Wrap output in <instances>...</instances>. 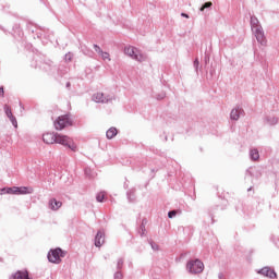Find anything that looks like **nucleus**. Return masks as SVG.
I'll return each mask as SVG.
<instances>
[{
  "mask_svg": "<svg viewBox=\"0 0 279 279\" xmlns=\"http://www.w3.org/2000/svg\"><path fill=\"white\" fill-rule=\"evenodd\" d=\"M246 175H250L251 178L256 175L258 178V175H260V171L256 167H251L246 170Z\"/></svg>",
  "mask_w": 279,
  "mask_h": 279,
  "instance_id": "obj_20",
  "label": "nucleus"
},
{
  "mask_svg": "<svg viewBox=\"0 0 279 279\" xmlns=\"http://www.w3.org/2000/svg\"><path fill=\"white\" fill-rule=\"evenodd\" d=\"M105 241H106V235L104 234V231H98L95 236V246L101 247Z\"/></svg>",
  "mask_w": 279,
  "mask_h": 279,
  "instance_id": "obj_14",
  "label": "nucleus"
},
{
  "mask_svg": "<svg viewBox=\"0 0 279 279\" xmlns=\"http://www.w3.org/2000/svg\"><path fill=\"white\" fill-rule=\"evenodd\" d=\"M54 130H64L68 125H73V121L71 120V116L63 114L59 116L57 121L53 122Z\"/></svg>",
  "mask_w": 279,
  "mask_h": 279,
  "instance_id": "obj_6",
  "label": "nucleus"
},
{
  "mask_svg": "<svg viewBox=\"0 0 279 279\" xmlns=\"http://www.w3.org/2000/svg\"><path fill=\"white\" fill-rule=\"evenodd\" d=\"M245 114V111L241 107H235L230 112V119L231 121H239L241 119V116Z\"/></svg>",
  "mask_w": 279,
  "mask_h": 279,
  "instance_id": "obj_10",
  "label": "nucleus"
},
{
  "mask_svg": "<svg viewBox=\"0 0 279 279\" xmlns=\"http://www.w3.org/2000/svg\"><path fill=\"white\" fill-rule=\"evenodd\" d=\"M4 112L8 119L11 121L13 128H19V122L16 121V117H14V114L12 113V109L10 108V106H4Z\"/></svg>",
  "mask_w": 279,
  "mask_h": 279,
  "instance_id": "obj_11",
  "label": "nucleus"
},
{
  "mask_svg": "<svg viewBox=\"0 0 279 279\" xmlns=\"http://www.w3.org/2000/svg\"><path fill=\"white\" fill-rule=\"evenodd\" d=\"M218 279H226V272L219 271L218 272Z\"/></svg>",
  "mask_w": 279,
  "mask_h": 279,
  "instance_id": "obj_34",
  "label": "nucleus"
},
{
  "mask_svg": "<svg viewBox=\"0 0 279 279\" xmlns=\"http://www.w3.org/2000/svg\"><path fill=\"white\" fill-rule=\"evenodd\" d=\"M141 236H145V220L142 221V225H141Z\"/></svg>",
  "mask_w": 279,
  "mask_h": 279,
  "instance_id": "obj_32",
  "label": "nucleus"
},
{
  "mask_svg": "<svg viewBox=\"0 0 279 279\" xmlns=\"http://www.w3.org/2000/svg\"><path fill=\"white\" fill-rule=\"evenodd\" d=\"M64 60L65 62H71V60H73V53L71 52L65 53Z\"/></svg>",
  "mask_w": 279,
  "mask_h": 279,
  "instance_id": "obj_27",
  "label": "nucleus"
},
{
  "mask_svg": "<svg viewBox=\"0 0 279 279\" xmlns=\"http://www.w3.org/2000/svg\"><path fill=\"white\" fill-rule=\"evenodd\" d=\"M208 8H213V2H205L199 10L201 12H204V10H207Z\"/></svg>",
  "mask_w": 279,
  "mask_h": 279,
  "instance_id": "obj_24",
  "label": "nucleus"
},
{
  "mask_svg": "<svg viewBox=\"0 0 279 279\" xmlns=\"http://www.w3.org/2000/svg\"><path fill=\"white\" fill-rule=\"evenodd\" d=\"M175 215H178V210H170V211H168V218L169 219H173V217H175Z\"/></svg>",
  "mask_w": 279,
  "mask_h": 279,
  "instance_id": "obj_30",
  "label": "nucleus"
},
{
  "mask_svg": "<svg viewBox=\"0 0 279 279\" xmlns=\"http://www.w3.org/2000/svg\"><path fill=\"white\" fill-rule=\"evenodd\" d=\"M65 87H66V88H71V82H68V83L65 84Z\"/></svg>",
  "mask_w": 279,
  "mask_h": 279,
  "instance_id": "obj_41",
  "label": "nucleus"
},
{
  "mask_svg": "<svg viewBox=\"0 0 279 279\" xmlns=\"http://www.w3.org/2000/svg\"><path fill=\"white\" fill-rule=\"evenodd\" d=\"M20 107L22 108V110H25L22 102H20Z\"/></svg>",
  "mask_w": 279,
  "mask_h": 279,
  "instance_id": "obj_42",
  "label": "nucleus"
},
{
  "mask_svg": "<svg viewBox=\"0 0 279 279\" xmlns=\"http://www.w3.org/2000/svg\"><path fill=\"white\" fill-rule=\"evenodd\" d=\"M166 141H167V136H166Z\"/></svg>",
  "mask_w": 279,
  "mask_h": 279,
  "instance_id": "obj_44",
  "label": "nucleus"
},
{
  "mask_svg": "<svg viewBox=\"0 0 279 279\" xmlns=\"http://www.w3.org/2000/svg\"><path fill=\"white\" fill-rule=\"evenodd\" d=\"M123 263H124L123 258L118 259V263H117L118 271H121L123 269Z\"/></svg>",
  "mask_w": 279,
  "mask_h": 279,
  "instance_id": "obj_25",
  "label": "nucleus"
},
{
  "mask_svg": "<svg viewBox=\"0 0 279 279\" xmlns=\"http://www.w3.org/2000/svg\"><path fill=\"white\" fill-rule=\"evenodd\" d=\"M247 191H252V186L247 189Z\"/></svg>",
  "mask_w": 279,
  "mask_h": 279,
  "instance_id": "obj_43",
  "label": "nucleus"
},
{
  "mask_svg": "<svg viewBox=\"0 0 279 279\" xmlns=\"http://www.w3.org/2000/svg\"><path fill=\"white\" fill-rule=\"evenodd\" d=\"M32 66H34V69H43V62L39 61V62H37L35 65L32 64Z\"/></svg>",
  "mask_w": 279,
  "mask_h": 279,
  "instance_id": "obj_33",
  "label": "nucleus"
},
{
  "mask_svg": "<svg viewBox=\"0 0 279 279\" xmlns=\"http://www.w3.org/2000/svg\"><path fill=\"white\" fill-rule=\"evenodd\" d=\"M100 56H101L102 60H108L110 62V53L102 51V53H100Z\"/></svg>",
  "mask_w": 279,
  "mask_h": 279,
  "instance_id": "obj_29",
  "label": "nucleus"
},
{
  "mask_svg": "<svg viewBox=\"0 0 279 279\" xmlns=\"http://www.w3.org/2000/svg\"><path fill=\"white\" fill-rule=\"evenodd\" d=\"M93 101L96 104H110V101H112V97L105 96L104 93H96L93 95Z\"/></svg>",
  "mask_w": 279,
  "mask_h": 279,
  "instance_id": "obj_9",
  "label": "nucleus"
},
{
  "mask_svg": "<svg viewBox=\"0 0 279 279\" xmlns=\"http://www.w3.org/2000/svg\"><path fill=\"white\" fill-rule=\"evenodd\" d=\"M181 16H182L183 19H190V16H189L187 13H181Z\"/></svg>",
  "mask_w": 279,
  "mask_h": 279,
  "instance_id": "obj_38",
  "label": "nucleus"
},
{
  "mask_svg": "<svg viewBox=\"0 0 279 279\" xmlns=\"http://www.w3.org/2000/svg\"><path fill=\"white\" fill-rule=\"evenodd\" d=\"M117 134H119V131L117 130V128L111 126L107 132H106V136L109 141H112V138H114V136H117Z\"/></svg>",
  "mask_w": 279,
  "mask_h": 279,
  "instance_id": "obj_19",
  "label": "nucleus"
},
{
  "mask_svg": "<svg viewBox=\"0 0 279 279\" xmlns=\"http://www.w3.org/2000/svg\"><path fill=\"white\" fill-rule=\"evenodd\" d=\"M257 274L260 276H264V278H269V279H278V274L276 270L269 266L260 268Z\"/></svg>",
  "mask_w": 279,
  "mask_h": 279,
  "instance_id": "obj_8",
  "label": "nucleus"
},
{
  "mask_svg": "<svg viewBox=\"0 0 279 279\" xmlns=\"http://www.w3.org/2000/svg\"><path fill=\"white\" fill-rule=\"evenodd\" d=\"M114 279H123V274L121 272V270H118L114 272L113 275Z\"/></svg>",
  "mask_w": 279,
  "mask_h": 279,
  "instance_id": "obj_28",
  "label": "nucleus"
},
{
  "mask_svg": "<svg viewBox=\"0 0 279 279\" xmlns=\"http://www.w3.org/2000/svg\"><path fill=\"white\" fill-rule=\"evenodd\" d=\"M264 123L266 125H278V118L276 116H265Z\"/></svg>",
  "mask_w": 279,
  "mask_h": 279,
  "instance_id": "obj_16",
  "label": "nucleus"
},
{
  "mask_svg": "<svg viewBox=\"0 0 279 279\" xmlns=\"http://www.w3.org/2000/svg\"><path fill=\"white\" fill-rule=\"evenodd\" d=\"M64 256H66V253L62 251V248L57 247L48 252L47 258L49 263H53L54 265H60L62 263L61 258H64Z\"/></svg>",
  "mask_w": 279,
  "mask_h": 279,
  "instance_id": "obj_5",
  "label": "nucleus"
},
{
  "mask_svg": "<svg viewBox=\"0 0 279 279\" xmlns=\"http://www.w3.org/2000/svg\"><path fill=\"white\" fill-rule=\"evenodd\" d=\"M26 29L33 34V38H45L46 40L51 39V32L47 28H43L34 23H27Z\"/></svg>",
  "mask_w": 279,
  "mask_h": 279,
  "instance_id": "obj_3",
  "label": "nucleus"
},
{
  "mask_svg": "<svg viewBox=\"0 0 279 279\" xmlns=\"http://www.w3.org/2000/svg\"><path fill=\"white\" fill-rule=\"evenodd\" d=\"M250 158H251V160H258L260 158V155L258 154V149H256V148L251 149Z\"/></svg>",
  "mask_w": 279,
  "mask_h": 279,
  "instance_id": "obj_22",
  "label": "nucleus"
},
{
  "mask_svg": "<svg viewBox=\"0 0 279 279\" xmlns=\"http://www.w3.org/2000/svg\"><path fill=\"white\" fill-rule=\"evenodd\" d=\"M150 245H151V248L153 250H158V244L154 243V242H150Z\"/></svg>",
  "mask_w": 279,
  "mask_h": 279,
  "instance_id": "obj_36",
  "label": "nucleus"
},
{
  "mask_svg": "<svg viewBox=\"0 0 279 279\" xmlns=\"http://www.w3.org/2000/svg\"><path fill=\"white\" fill-rule=\"evenodd\" d=\"M0 29H1L2 32H4V34H8V31H5V28H3V26H0Z\"/></svg>",
  "mask_w": 279,
  "mask_h": 279,
  "instance_id": "obj_40",
  "label": "nucleus"
},
{
  "mask_svg": "<svg viewBox=\"0 0 279 279\" xmlns=\"http://www.w3.org/2000/svg\"><path fill=\"white\" fill-rule=\"evenodd\" d=\"M105 197H106V195L102 192L96 194V201L98 203L104 202Z\"/></svg>",
  "mask_w": 279,
  "mask_h": 279,
  "instance_id": "obj_23",
  "label": "nucleus"
},
{
  "mask_svg": "<svg viewBox=\"0 0 279 279\" xmlns=\"http://www.w3.org/2000/svg\"><path fill=\"white\" fill-rule=\"evenodd\" d=\"M43 141L46 145H53L57 143L58 145H63V147H68L71 151H77V145L73 142V140L66 135H60L56 133H45L43 135Z\"/></svg>",
  "mask_w": 279,
  "mask_h": 279,
  "instance_id": "obj_1",
  "label": "nucleus"
},
{
  "mask_svg": "<svg viewBox=\"0 0 279 279\" xmlns=\"http://www.w3.org/2000/svg\"><path fill=\"white\" fill-rule=\"evenodd\" d=\"M157 99H165V94H160L157 96Z\"/></svg>",
  "mask_w": 279,
  "mask_h": 279,
  "instance_id": "obj_39",
  "label": "nucleus"
},
{
  "mask_svg": "<svg viewBox=\"0 0 279 279\" xmlns=\"http://www.w3.org/2000/svg\"><path fill=\"white\" fill-rule=\"evenodd\" d=\"M49 208H50V210H59L60 208H62V202H60L56 198H51L49 201Z\"/></svg>",
  "mask_w": 279,
  "mask_h": 279,
  "instance_id": "obj_15",
  "label": "nucleus"
},
{
  "mask_svg": "<svg viewBox=\"0 0 279 279\" xmlns=\"http://www.w3.org/2000/svg\"><path fill=\"white\" fill-rule=\"evenodd\" d=\"M185 269L191 276H197V274H202L204 271V262L199 258L190 259L185 265Z\"/></svg>",
  "mask_w": 279,
  "mask_h": 279,
  "instance_id": "obj_4",
  "label": "nucleus"
},
{
  "mask_svg": "<svg viewBox=\"0 0 279 279\" xmlns=\"http://www.w3.org/2000/svg\"><path fill=\"white\" fill-rule=\"evenodd\" d=\"M0 195H14V186L1 189Z\"/></svg>",
  "mask_w": 279,
  "mask_h": 279,
  "instance_id": "obj_21",
  "label": "nucleus"
},
{
  "mask_svg": "<svg viewBox=\"0 0 279 279\" xmlns=\"http://www.w3.org/2000/svg\"><path fill=\"white\" fill-rule=\"evenodd\" d=\"M13 36L15 38H23V29L21 28V24H14Z\"/></svg>",
  "mask_w": 279,
  "mask_h": 279,
  "instance_id": "obj_18",
  "label": "nucleus"
},
{
  "mask_svg": "<svg viewBox=\"0 0 279 279\" xmlns=\"http://www.w3.org/2000/svg\"><path fill=\"white\" fill-rule=\"evenodd\" d=\"M251 29L259 45L265 47L267 45V37H265V31L263 29V26L260 25V22L258 21V17L255 15H251Z\"/></svg>",
  "mask_w": 279,
  "mask_h": 279,
  "instance_id": "obj_2",
  "label": "nucleus"
},
{
  "mask_svg": "<svg viewBox=\"0 0 279 279\" xmlns=\"http://www.w3.org/2000/svg\"><path fill=\"white\" fill-rule=\"evenodd\" d=\"M126 199L130 202V204L136 202V187H133L126 192Z\"/></svg>",
  "mask_w": 279,
  "mask_h": 279,
  "instance_id": "obj_17",
  "label": "nucleus"
},
{
  "mask_svg": "<svg viewBox=\"0 0 279 279\" xmlns=\"http://www.w3.org/2000/svg\"><path fill=\"white\" fill-rule=\"evenodd\" d=\"M94 49H95L96 53H98L99 56H100V53H104V50L97 44H94Z\"/></svg>",
  "mask_w": 279,
  "mask_h": 279,
  "instance_id": "obj_26",
  "label": "nucleus"
},
{
  "mask_svg": "<svg viewBox=\"0 0 279 279\" xmlns=\"http://www.w3.org/2000/svg\"><path fill=\"white\" fill-rule=\"evenodd\" d=\"M14 195H29L33 192L32 187L27 186H13Z\"/></svg>",
  "mask_w": 279,
  "mask_h": 279,
  "instance_id": "obj_12",
  "label": "nucleus"
},
{
  "mask_svg": "<svg viewBox=\"0 0 279 279\" xmlns=\"http://www.w3.org/2000/svg\"><path fill=\"white\" fill-rule=\"evenodd\" d=\"M10 279H31L29 278V271L27 270H17L15 274H13Z\"/></svg>",
  "mask_w": 279,
  "mask_h": 279,
  "instance_id": "obj_13",
  "label": "nucleus"
},
{
  "mask_svg": "<svg viewBox=\"0 0 279 279\" xmlns=\"http://www.w3.org/2000/svg\"><path fill=\"white\" fill-rule=\"evenodd\" d=\"M5 95V92L3 89V86L0 87V97H4Z\"/></svg>",
  "mask_w": 279,
  "mask_h": 279,
  "instance_id": "obj_35",
  "label": "nucleus"
},
{
  "mask_svg": "<svg viewBox=\"0 0 279 279\" xmlns=\"http://www.w3.org/2000/svg\"><path fill=\"white\" fill-rule=\"evenodd\" d=\"M194 69L196 71V73L199 71V59H197V58L194 60Z\"/></svg>",
  "mask_w": 279,
  "mask_h": 279,
  "instance_id": "obj_31",
  "label": "nucleus"
},
{
  "mask_svg": "<svg viewBox=\"0 0 279 279\" xmlns=\"http://www.w3.org/2000/svg\"><path fill=\"white\" fill-rule=\"evenodd\" d=\"M83 53H85V56H93V50L83 51Z\"/></svg>",
  "mask_w": 279,
  "mask_h": 279,
  "instance_id": "obj_37",
  "label": "nucleus"
},
{
  "mask_svg": "<svg viewBox=\"0 0 279 279\" xmlns=\"http://www.w3.org/2000/svg\"><path fill=\"white\" fill-rule=\"evenodd\" d=\"M124 53L126 56H130V58L136 60L137 62L145 61V57L141 52H138V49L134 48L133 46L125 47Z\"/></svg>",
  "mask_w": 279,
  "mask_h": 279,
  "instance_id": "obj_7",
  "label": "nucleus"
}]
</instances>
